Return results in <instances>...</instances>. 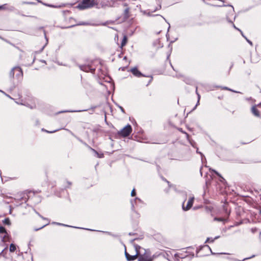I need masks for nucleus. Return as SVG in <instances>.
<instances>
[{
	"label": "nucleus",
	"mask_w": 261,
	"mask_h": 261,
	"mask_svg": "<svg viewBox=\"0 0 261 261\" xmlns=\"http://www.w3.org/2000/svg\"><path fill=\"white\" fill-rule=\"evenodd\" d=\"M94 5V0H82L79 4L77 8L81 10H84L93 7Z\"/></svg>",
	"instance_id": "1"
},
{
	"label": "nucleus",
	"mask_w": 261,
	"mask_h": 261,
	"mask_svg": "<svg viewBox=\"0 0 261 261\" xmlns=\"http://www.w3.org/2000/svg\"><path fill=\"white\" fill-rule=\"evenodd\" d=\"M132 131V126L128 124L122 129H121L119 132H118V134L119 135L125 137H127L130 135Z\"/></svg>",
	"instance_id": "2"
},
{
	"label": "nucleus",
	"mask_w": 261,
	"mask_h": 261,
	"mask_svg": "<svg viewBox=\"0 0 261 261\" xmlns=\"http://www.w3.org/2000/svg\"><path fill=\"white\" fill-rule=\"evenodd\" d=\"M186 254L181 253H178L175 254V258L177 261H191V256H189L188 253L185 252Z\"/></svg>",
	"instance_id": "3"
},
{
	"label": "nucleus",
	"mask_w": 261,
	"mask_h": 261,
	"mask_svg": "<svg viewBox=\"0 0 261 261\" xmlns=\"http://www.w3.org/2000/svg\"><path fill=\"white\" fill-rule=\"evenodd\" d=\"M194 200V196L190 197L188 200V201L187 202L186 206H185V202L186 201V200H185L184 201V202L182 203V210L185 211L189 210L192 207V206L193 205Z\"/></svg>",
	"instance_id": "4"
},
{
	"label": "nucleus",
	"mask_w": 261,
	"mask_h": 261,
	"mask_svg": "<svg viewBox=\"0 0 261 261\" xmlns=\"http://www.w3.org/2000/svg\"><path fill=\"white\" fill-rule=\"evenodd\" d=\"M79 68L81 70H83L85 72H91L93 73L95 71V69L92 68L90 65H79Z\"/></svg>",
	"instance_id": "5"
},
{
	"label": "nucleus",
	"mask_w": 261,
	"mask_h": 261,
	"mask_svg": "<svg viewBox=\"0 0 261 261\" xmlns=\"http://www.w3.org/2000/svg\"><path fill=\"white\" fill-rule=\"evenodd\" d=\"M0 237L2 239V241L3 243L10 241L11 237L7 231H5V232H4L3 234L0 235Z\"/></svg>",
	"instance_id": "6"
},
{
	"label": "nucleus",
	"mask_w": 261,
	"mask_h": 261,
	"mask_svg": "<svg viewBox=\"0 0 261 261\" xmlns=\"http://www.w3.org/2000/svg\"><path fill=\"white\" fill-rule=\"evenodd\" d=\"M125 255L126 258V259L128 261H132L137 258V256H138V253H136V254L135 255H130L125 250Z\"/></svg>",
	"instance_id": "7"
},
{
	"label": "nucleus",
	"mask_w": 261,
	"mask_h": 261,
	"mask_svg": "<svg viewBox=\"0 0 261 261\" xmlns=\"http://www.w3.org/2000/svg\"><path fill=\"white\" fill-rule=\"evenodd\" d=\"M130 71L135 76L139 77L143 76V74L137 69V67L132 68L130 69Z\"/></svg>",
	"instance_id": "8"
},
{
	"label": "nucleus",
	"mask_w": 261,
	"mask_h": 261,
	"mask_svg": "<svg viewBox=\"0 0 261 261\" xmlns=\"http://www.w3.org/2000/svg\"><path fill=\"white\" fill-rule=\"evenodd\" d=\"M152 258L149 256L144 255L139 256L138 261H152Z\"/></svg>",
	"instance_id": "9"
},
{
	"label": "nucleus",
	"mask_w": 261,
	"mask_h": 261,
	"mask_svg": "<svg viewBox=\"0 0 261 261\" xmlns=\"http://www.w3.org/2000/svg\"><path fill=\"white\" fill-rule=\"evenodd\" d=\"M85 145L91 150H92L96 155L98 158H103L104 156V155H103V153H99L96 150H95L94 149H93L92 148H91V147H90L89 146H88L87 144L85 143Z\"/></svg>",
	"instance_id": "10"
},
{
	"label": "nucleus",
	"mask_w": 261,
	"mask_h": 261,
	"mask_svg": "<svg viewBox=\"0 0 261 261\" xmlns=\"http://www.w3.org/2000/svg\"><path fill=\"white\" fill-rule=\"evenodd\" d=\"M15 69H16L15 72H16V76L18 79L22 77L23 73H22V71L21 68L18 66H16V68H15Z\"/></svg>",
	"instance_id": "11"
},
{
	"label": "nucleus",
	"mask_w": 261,
	"mask_h": 261,
	"mask_svg": "<svg viewBox=\"0 0 261 261\" xmlns=\"http://www.w3.org/2000/svg\"><path fill=\"white\" fill-rule=\"evenodd\" d=\"M2 9H7L10 11H13L14 10L15 8L13 6L8 7L7 4H5L3 5L0 6V10H2Z\"/></svg>",
	"instance_id": "12"
},
{
	"label": "nucleus",
	"mask_w": 261,
	"mask_h": 261,
	"mask_svg": "<svg viewBox=\"0 0 261 261\" xmlns=\"http://www.w3.org/2000/svg\"><path fill=\"white\" fill-rule=\"evenodd\" d=\"M37 214H38V215L40 217H41L42 219H43V220H45L47 221V223L46 224H44V225H43L42 226H41V227H40V228H35V231H37V230H40V229H42V228L44 227H45V226H46V225H48V224H49V220H48V219H47V218H45L43 217V216H42L41 215H40L38 213H37Z\"/></svg>",
	"instance_id": "13"
},
{
	"label": "nucleus",
	"mask_w": 261,
	"mask_h": 261,
	"mask_svg": "<svg viewBox=\"0 0 261 261\" xmlns=\"http://www.w3.org/2000/svg\"><path fill=\"white\" fill-rule=\"evenodd\" d=\"M37 214H38V215L40 217H41L42 219H43V220H45L47 221V223L46 224H44V225H43L42 226H41V227H40V228H35V231H37V230H40V229H42V228L44 227H45V226H46V225H48V224H49V220H48V219H47V218H45L43 217V216H42L41 215H40L38 213H37Z\"/></svg>",
	"instance_id": "14"
},
{
	"label": "nucleus",
	"mask_w": 261,
	"mask_h": 261,
	"mask_svg": "<svg viewBox=\"0 0 261 261\" xmlns=\"http://www.w3.org/2000/svg\"><path fill=\"white\" fill-rule=\"evenodd\" d=\"M252 113L257 117L259 116V113L258 111L256 109L255 106H253L251 108Z\"/></svg>",
	"instance_id": "15"
},
{
	"label": "nucleus",
	"mask_w": 261,
	"mask_h": 261,
	"mask_svg": "<svg viewBox=\"0 0 261 261\" xmlns=\"http://www.w3.org/2000/svg\"><path fill=\"white\" fill-rule=\"evenodd\" d=\"M127 42V37L124 35L123 37V39L121 43V47L122 48L125 45Z\"/></svg>",
	"instance_id": "16"
},
{
	"label": "nucleus",
	"mask_w": 261,
	"mask_h": 261,
	"mask_svg": "<svg viewBox=\"0 0 261 261\" xmlns=\"http://www.w3.org/2000/svg\"><path fill=\"white\" fill-rule=\"evenodd\" d=\"M129 8H127L124 11V17L127 19L129 17Z\"/></svg>",
	"instance_id": "17"
},
{
	"label": "nucleus",
	"mask_w": 261,
	"mask_h": 261,
	"mask_svg": "<svg viewBox=\"0 0 261 261\" xmlns=\"http://www.w3.org/2000/svg\"><path fill=\"white\" fill-rule=\"evenodd\" d=\"M15 68H16V67H13L11 70L10 71V73H9V75H10V76L12 78H14V72L16 71V69Z\"/></svg>",
	"instance_id": "18"
},
{
	"label": "nucleus",
	"mask_w": 261,
	"mask_h": 261,
	"mask_svg": "<svg viewBox=\"0 0 261 261\" xmlns=\"http://www.w3.org/2000/svg\"><path fill=\"white\" fill-rule=\"evenodd\" d=\"M16 250V246L14 244H11L10 246V251L14 252Z\"/></svg>",
	"instance_id": "19"
},
{
	"label": "nucleus",
	"mask_w": 261,
	"mask_h": 261,
	"mask_svg": "<svg viewBox=\"0 0 261 261\" xmlns=\"http://www.w3.org/2000/svg\"><path fill=\"white\" fill-rule=\"evenodd\" d=\"M178 130L182 133L185 134L187 140H189V135L186 132L184 131L182 128H178Z\"/></svg>",
	"instance_id": "20"
},
{
	"label": "nucleus",
	"mask_w": 261,
	"mask_h": 261,
	"mask_svg": "<svg viewBox=\"0 0 261 261\" xmlns=\"http://www.w3.org/2000/svg\"><path fill=\"white\" fill-rule=\"evenodd\" d=\"M134 248L135 249L136 253H138V255H139V250L141 248V247L137 244H134Z\"/></svg>",
	"instance_id": "21"
},
{
	"label": "nucleus",
	"mask_w": 261,
	"mask_h": 261,
	"mask_svg": "<svg viewBox=\"0 0 261 261\" xmlns=\"http://www.w3.org/2000/svg\"><path fill=\"white\" fill-rule=\"evenodd\" d=\"M196 93L198 96V101H197V104L196 105L194 109H195L196 108V107L199 105V99L200 98V96L199 94L197 92V88H196Z\"/></svg>",
	"instance_id": "22"
},
{
	"label": "nucleus",
	"mask_w": 261,
	"mask_h": 261,
	"mask_svg": "<svg viewBox=\"0 0 261 261\" xmlns=\"http://www.w3.org/2000/svg\"><path fill=\"white\" fill-rule=\"evenodd\" d=\"M219 238V236H217V237H216L214 239H212V238H208L206 239V242H213L215 239H218V238Z\"/></svg>",
	"instance_id": "23"
},
{
	"label": "nucleus",
	"mask_w": 261,
	"mask_h": 261,
	"mask_svg": "<svg viewBox=\"0 0 261 261\" xmlns=\"http://www.w3.org/2000/svg\"><path fill=\"white\" fill-rule=\"evenodd\" d=\"M5 231H6V229L3 226H0V235L3 234Z\"/></svg>",
	"instance_id": "24"
},
{
	"label": "nucleus",
	"mask_w": 261,
	"mask_h": 261,
	"mask_svg": "<svg viewBox=\"0 0 261 261\" xmlns=\"http://www.w3.org/2000/svg\"><path fill=\"white\" fill-rule=\"evenodd\" d=\"M3 222H4V223H5L6 224H8V225L10 224V220L9 218L5 219Z\"/></svg>",
	"instance_id": "25"
},
{
	"label": "nucleus",
	"mask_w": 261,
	"mask_h": 261,
	"mask_svg": "<svg viewBox=\"0 0 261 261\" xmlns=\"http://www.w3.org/2000/svg\"><path fill=\"white\" fill-rule=\"evenodd\" d=\"M222 89H225V90H229V91H232L233 92L239 93V92H237L236 91L233 90H232V89H230V88H228L227 87H222Z\"/></svg>",
	"instance_id": "26"
},
{
	"label": "nucleus",
	"mask_w": 261,
	"mask_h": 261,
	"mask_svg": "<svg viewBox=\"0 0 261 261\" xmlns=\"http://www.w3.org/2000/svg\"><path fill=\"white\" fill-rule=\"evenodd\" d=\"M86 111V110H84L66 111H64V112H83V111Z\"/></svg>",
	"instance_id": "27"
},
{
	"label": "nucleus",
	"mask_w": 261,
	"mask_h": 261,
	"mask_svg": "<svg viewBox=\"0 0 261 261\" xmlns=\"http://www.w3.org/2000/svg\"><path fill=\"white\" fill-rule=\"evenodd\" d=\"M161 7H161V4H160V5H159V6H158L156 8H155V9H154V10L152 11H151V12H153L156 11V10H160V9H161Z\"/></svg>",
	"instance_id": "28"
},
{
	"label": "nucleus",
	"mask_w": 261,
	"mask_h": 261,
	"mask_svg": "<svg viewBox=\"0 0 261 261\" xmlns=\"http://www.w3.org/2000/svg\"><path fill=\"white\" fill-rule=\"evenodd\" d=\"M212 171H213L214 172H215V174H216V175H217L218 176H219V177H220L222 179H223V180H224V178H223V177H221V175H220V174H219L217 171H216V170H213Z\"/></svg>",
	"instance_id": "29"
},
{
	"label": "nucleus",
	"mask_w": 261,
	"mask_h": 261,
	"mask_svg": "<svg viewBox=\"0 0 261 261\" xmlns=\"http://www.w3.org/2000/svg\"><path fill=\"white\" fill-rule=\"evenodd\" d=\"M135 201L136 202V203L137 204L138 202H142V200L138 198H136L135 199Z\"/></svg>",
	"instance_id": "30"
},
{
	"label": "nucleus",
	"mask_w": 261,
	"mask_h": 261,
	"mask_svg": "<svg viewBox=\"0 0 261 261\" xmlns=\"http://www.w3.org/2000/svg\"><path fill=\"white\" fill-rule=\"evenodd\" d=\"M136 195V192L135 189H134L131 192V196H134Z\"/></svg>",
	"instance_id": "31"
},
{
	"label": "nucleus",
	"mask_w": 261,
	"mask_h": 261,
	"mask_svg": "<svg viewBox=\"0 0 261 261\" xmlns=\"http://www.w3.org/2000/svg\"><path fill=\"white\" fill-rule=\"evenodd\" d=\"M53 224H56L59 225H64V226H69L68 225H64L63 224L58 223V222H53Z\"/></svg>",
	"instance_id": "32"
},
{
	"label": "nucleus",
	"mask_w": 261,
	"mask_h": 261,
	"mask_svg": "<svg viewBox=\"0 0 261 261\" xmlns=\"http://www.w3.org/2000/svg\"><path fill=\"white\" fill-rule=\"evenodd\" d=\"M188 140L189 141L190 143L191 144V145L193 146V147H194V145H195V143L193 141H191L190 139H189V140Z\"/></svg>",
	"instance_id": "33"
},
{
	"label": "nucleus",
	"mask_w": 261,
	"mask_h": 261,
	"mask_svg": "<svg viewBox=\"0 0 261 261\" xmlns=\"http://www.w3.org/2000/svg\"><path fill=\"white\" fill-rule=\"evenodd\" d=\"M245 39L249 43V44H250L251 45H252V42L250 40L248 39L247 38H245Z\"/></svg>",
	"instance_id": "34"
},
{
	"label": "nucleus",
	"mask_w": 261,
	"mask_h": 261,
	"mask_svg": "<svg viewBox=\"0 0 261 261\" xmlns=\"http://www.w3.org/2000/svg\"><path fill=\"white\" fill-rule=\"evenodd\" d=\"M233 28H234L235 29H236V30H238L239 31H241V30H240L239 28H237V27L235 26V25H234V24H233Z\"/></svg>",
	"instance_id": "35"
},
{
	"label": "nucleus",
	"mask_w": 261,
	"mask_h": 261,
	"mask_svg": "<svg viewBox=\"0 0 261 261\" xmlns=\"http://www.w3.org/2000/svg\"><path fill=\"white\" fill-rule=\"evenodd\" d=\"M7 247L6 246V247L4 248V249H3V250L2 251V252L0 253V255H2L3 254V253L4 251V250H5V249H7Z\"/></svg>",
	"instance_id": "36"
},
{
	"label": "nucleus",
	"mask_w": 261,
	"mask_h": 261,
	"mask_svg": "<svg viewBox=\"0 0 261 261\" xmlns=\"http://www.w3.org/2000/svg\"><path fill=\"white\" fill-rule=\"evenodd\" d=\"M119 108L121 110V111L123 112V113H124V110L123 109V108L122 107H119Z\"/></svg>",
	"instance_id": "37"
},
{
	"label": "nucleus",
	"mask_w": 261,
	"mask_h": 261,
	"mask_svg": "<svg viewBox=\"0 0 261 261\" xmlns=\"http://www.w3.org/2000/svg\"><path fill=\"white\" fill-rule=\"evenodd\" d=\"M0 91L1 92H2L3 93H4V94H5L6 96H7L8 97H10V96L7 94H6L4 91H2V90H0Z\"/></svg>",
	"instance_id": "38"
},
{
	"label": "nucleus",
	"mask_w": 261,
	"mask_h": 261,
	"mask_svg": "<svg viewBox=\"0 0 261 261\" xmlns=\"http://www.w3.org/2000/svg\"><path fill=\"white\" fill-rule=\"evenodd\" d=\"M242 35V36L245 39V38H246L243 34L242 31L241 30V31H240Z\"/></svg>",
	"instance_id": "39"
},
{
	"label": "nucleus",
	"mask_w": 261,
	"mask_h": 261,
	"mask_svg": "<svg viewBox=\"0 0 261 261\" xmlns=\"http://www.w3.org/2000/svg\"><path fill=\"white\" fill-rule=\"evenodd\" d=\"M242 35V36L245 39V38H246L243 34L242 31L241 30V31H240Z\"/></svg>",
	"instance_id": "40"
},
{
	"label": "nucleus",
	"mask_w": 261,
	"mask_h": 261,
	"mask_svg": "<svg viewBox=\"0 0 261 261\" xmlns=\"http://www.w3.org/2000/svg\"><path fill=\"white\" fill-rule=\"evenodd\" d=\"M56 131H57V130H55L51 131V132H48V131H46V132H48V133H55V132H56Z\"/></svg>",
	"instance_id": "41"
},
{
	"label": "nucleus",
	"mask_w": 261,
	"mask_h": 261,
	"mask_svg": "<svg viewBox=\"0 0 261 261\" xmlns=\"http://www.w3.org/2000/svg\"><path fill=\"white\" fill-rule=\"evenodd\" d=\"M131 202H132V207L133 208L134 207V204L133 201H132Z\"/></svg>",
	"instance_id": "42"
},
{
	"label": "nucleus",
	"mask_w": 261,
	"mask_h": 261,
	"mask_svg": "<svg viewBox=\"0 0 261 261\" xmlns=\"http://www.w3.org/2000/svg\"><path fill=\"white\" fill-rule=\"evenodd\" d=\"M254 255H252L251 257H250V258L252 257H254ZM248 258H250V257H247V258H244V260H246L247 259H248Z\"/></svg>",
	"instance_id": "43"
},
{
	"label": "nucleus",
	"mask_w": 261,
	"mask_h": 261,
	"mask_svg": "<svg viewBox=\"0 0 261 261\" xmlns=\"http://www.w3.org/2000/svg\"><path fill=\"white\" fill-rule=\"evenodd\" d=\"M44 35H45V38H46V40L47 41V38H46V33H45V31H44Z\"/></svg>",
	"instance_id": "44"
},
{
	"label": "nucleus",
	"mask_w": 261,
	"mask_h": 261,
	"mask_svg": "<svg viewBox=\"0 0 261 261\" xmlns=\"http://www.w3.org/2000/svg\"><path fill=\"white\" fill-rule=\"evenodd\" d=\"M197 152L200 153L201 155V156H202L203 154H202L201 152H198V149L197 150Z\"/></svg>",
	"instance_id": "45"
},
{
	"label": "nucleus",
	"mask_w": 261,
	"mask_h": 261,
	"mask_svg": "<svg viewBox=\"0 0 261 261\" xmlns=\"http://www.w3.org/2000/svg\"><path fill=\"white\" fill-rule=\"evenodd\" d=\"M70 132V133L72 135H73V136L75 137V136L70 131H69Z\"/></svg>",
	"instance_id": "46"
},
{
	"label": "nucleus",
	"mask_w": 261,
	"mask_h": 261,
	"mask_svg": "<svg viewBox=\"0 0 261 261\" xmlns=\"http://www.w3.org/2000/svg\"><path fill=\"white\" fill-rule=\"evenodd\" d=\"M258 106H259V107H261V102H260V103H259L258 105Z\"/></svg>",
	"instance_id": "47"
},
{
	"label": "nucleus",
	"mask_w": 261,
	"mask_h": 261,
	"mask_svg": "<svg viewBox=\"0 0 261 261\" xmlns=\"http://www.w3.org/2000/svg\"><path fill=\"white\" fill-rule=\"evenodd\" d=\"M49 6L51 7H55L54 6H53V5H49Z\"/></svg>",
	"instance_id": "48"
},
{
	"label": "nucleus",
	"mask_w": 261,
	"mask_h": 261,
	"mask_svg": "<svg viewBox=\"0 0 261 261\" xmlns=\"http://www.w3.org/2000/svg\"><path fill=\"white\" fill-rule=\"evenodd\" d=\"M123 59H124V60H126V56H125V57H124Z\"/></svg>",
	"instance_id": "49"
},
{
	"label": "nucleus",
	"mask_w": 261,
	"mask_h": 261,
	"mask_svg": "<svg viewBox=\"0 0 261 261\" xmlns=\"http://www.w3.org/2000/svg\"><path fill=\"white\" fill-rule=\"evenodd\" d=\"M27 198L26 197H25V198H24V200H25V201H27Z\"/></svg>",
	"instance_id": "50"
},
{
	"label": "nucleus",
	"mask_w": 261,
	"mask_h": 261,
	"mask_svg": "<svg viewBox=\"0 0 261 261\" xmlns=\"http://www.w3.org/2000/svg\"><path fill=\"white\" fill-rule=\"evenodd\" d=\"M77 139H78L80 141L82 142V140H80V139L77 138Z\"/></svg>",
	"instance_id": "51"
},
{
	"label": "nucleus",
	"mask_w": 261,
	"mask_h": 261,
	"mask_svg": "<svg viewBox=\"0 0 261 261\" xmlns=\"http://www.w3.org/2000/svg\"><path fill=\"white\" fill-rule=\"evenodd\" d=\"M161 16L162 17V18H163L164 19H165L164 17H163L162 16Z\"/></svg>",
	"instance_id": "52"
},
{
	"label": "nucleus",
	"mask_w": 261,
	"mask_h": 261,
	"mask_svg": "<svg viewBox=\"0 0 261 261\" xmlns=\"http://www.w3.org/2000/svg\"><path fill=\"white\" fill-rule=\"evenodd\" d=\"M259 214L261 215V210L259 211Z\"/></svg>",
	"instance_id": "53"
},
{
	"label": "nucleus",
	"mask_w": 261,
	"mask_h": 261,
	"mask_svg": "<svg viewBox=\"0 0 261 261\" xmlns=\"http://www.w3.org/2000/svg\"><path fill=\"white\" fill-rule=\"evenodd\" d=\"M34 60H35V59H33V63L34 62Z\"/></svg>",
	"instance_id": "54"
}]
</instances>
